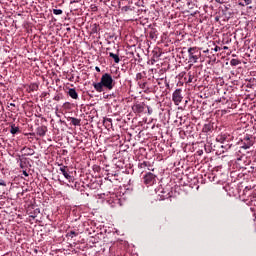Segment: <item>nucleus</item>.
<instances>
[{
	"mask_svg": "<svg viewBox=\"0 0 256 256\" xmlns=\"http://www.w3.org/2000/svg\"><path fill=\"white\" fill-rule=\"evenodd\" d=\"M118 7H121V2H118Z\"/></svg>",
	"mask_w": 256,
	"mask_h": 256,
	"instance_id": "nucleus-31",
	"label": "nucleus"
},
{
	"mask_svg": "<svg viewBox=\"0 0 256 256\" xmlns=\"http://www.w3.org/2000/svg\"><path fill=\"white\" fill-rule=\"evenodd\" d=\"M109 59L110 61H114V63H119L121 61V59L119 58V55L113 52L109 53Z\"/></svg>",
	"mask_w": 256,
	"mask_h": 256,
	"instance_id": "nucleus-7",
	"label": "nucleus"
},
{
	"mask_svg": "<svg viewBox=\"0 0 256 256\" xmlns=\"http://www.w3.org/2000/svg\"><path fill=\"white\" fill-rule=\"evenodd\" d=\"M187 83H193V76L189 75Z\"/></svg>",
	"mask_w": 256,
	"mask_h": 256,
	"instance_id": "nucleus-21",
	"label": "nucleus"
},
{
	"mask_svg": "<svg viewBox=\"0 0 256 256\" xmlns=\"http://www.w3.org/2000/svg\"><path fill=\"white\" fill-rule=\"evenodd\" d=\"M36 133L37 135H39V137H45L47 133V128L45 126H40L36 129Z\"/></svg>",
	"mask_w": 256,
	"mask_h": 256,
	"instance_id": "nucleus-5",
	"label": "nucleus"
},
{
	"mask_svg": "<svg viewBox=\"0 0 256 256\" xmlns=\"http://www.w3.org/2000/svg\"><path fill=\"white\" fill-rule=\"evenodd\" d=\"M60 171L62 175H64L65 179H71V175L67 172V166L60 167Z\"/></svg>",
	"mask_w": 256,
	"mask_h": 256,
	"instance_id": "nucleus-8",
	"label": "nucleus"
},
{
	"mask_svg": "<svg viewBox=\"0 0 256 256\" xmlns=\"http://www.w3.org/2000/svg\"><path fill=\"white\" fill-rule=\"evenodd\" d=\"M5 185H7L5 182H0V186L5 187Z\"/></svg>",
	"mask_w": 256,
	"mask_h": 256,
	"instance_id": "nucleus-25",
	"label": "nucleus"
},
{
	"mask_svg": "<svg viewBox=\"0 0 256 256\" xmlns=\"http://www.w3.org/2000/svg\"><path fill=\"white\" fill-rule=\"evenodd\" d=\"M95 69H96V71H98V72H99V71H101V69H99V67H98V66H96V68H95Z\"/></svg>",
	"mask_w": 256,
	"mask_h": 256,
	"instance_id": "nucleus-28",
	"label": "nucleus"
},
{
	"mask_svg": "<svg viewBox=\"0 0 256 256\" xmlns=\"http://www.w3.org/2000/svg\"><path fill=\"white\" fill-rule=\"evenodd\" d=\"M244 3H245V5H251V3H253V1L252 0H244Z\"/></svg>",
	"mask_w": 256,
	"mask_h": 256,
	"instance_id": "nucleus-20",
	"label": "nucleus"
},
{
	"mask_svg": "<svg viewBox=\"0 0 256 256\" xmlns=\"http://www.w3.org/2000/svg\"><path fill=\"white\" fill-rule=\"evenodd\" d=\"M10 133L12 135H16V133H19V127L15 126V125H12L11 126V130H10Z\"/></svg>",
	"mask_w": 256,
	"mask_h": 256,
	"instance_id": "nucleus-11",
	"label": "nucleus"
},
{
	"mask_svg": "<svg viewBox=\"0 0 256 256\" xmlns=\"http://www.w3.org/2000/svg\"><path fill=\"white\" fill-rule=\"evenodd\" d=\"M214 51L217 53V51H221V47H219V46H216L215 48H214Z\"/></svg>",
	"mask_w": 256,
	"mask_h": 256,
	"instance_id": "nucleus-22",
	"label": "nucleus"
},
{
	"mask_svg": "<svg viewBox=\"0 0 256 256\" xmlns=\"http://www.w3.org/2000/svg\"><path fill=\"white\" fill-rule=\"evenodd\" d=\"M37 89H39V85H37V83H32L29 85L28 87V91H37Z\"/></svg>",
	"mask_w": 256,
	"mask_h": 256,
	"instance_id": "nucleus-10",
	"label": "nucleus"
},
{
	"mask_svg": "<svg viewBox=\"0 0 256 256\" xmlns=\"http://www.w3.org/2000/svg\"><path fill=\"white\" fill-rule=\"evenodd\" d=\"M148 163L147 162H142L139 164L140 169H145L147 167Z\"/></svg>",
	"mask_w": 256,
	"mask_h": 256,
	"instance_id": "nucleus-18",
	"label": "nucleus"
},
{
	"mask_svg": "<svg viewBox=\"0 0 256 256\" xmlns=\"http://www.w3.org/2000/svg\"><path fill=\"white\" fill-rule=\"evenodd\" d=\"M216 3H219L220 5H223V2H221V0H215Z\"/></svg>",
	"mask_w": 256,
	"mask_h": 256,
	"instance_id": "nucleus-24",
	"label": "nucleus"
},
{
	"mask_svg": "<svg viewBox=\"0 0 256 256\" xmlns=\"http://www.w3.org/2000/svg\"><path fill=\"white\" fill-rule=\"evenodd\" d=\"M142 87H145V83H143Z\"/></svg>",
	"mask_w": 256,
	"mask_h": 256,
	"instance_id": "nucleus-34",
	"label": "nucleus"
},
{
	"mask_svg": "<svg viewBox=\"0 0 256 256\" xmlns=\"http://www.w3.org/2000/svg\"><path fill=\"white\" fill-rule=\"evenodd\" d=\"M70 120H71L72 125H74V127L81 126V119L71 117Z\"/></svg>",
	"mask_w": 256,
	"mask_h": 256,
	"instance_id": "nucleus-9",
	"label": "nucleus"
},
{
	"mask_svg": "<svg viewBox=\"0 0 256 256\" xmlns=\"http://www.w3.org/2000/svg\"><path fill=\"white\" fill-rule=\"evenodd\" d=\"M0 183H5V181H3V180H0Z\"/></svg>",
	"mask_w": 256,
	"mask_h": 256,
	"instance_id": "nucleus-32",
	"label": "nucleus"
},
{
	"mask_svg": "<svg viewBox=\"0 0 256 256\" xmlns=\"http://www.w3.org/2000/svg\"><path fill=\"white\" fill-rule=\"evenodd\" d=\"M239 5H241V7H245V4H243V3H241V2L239 3Z\"/></svg>",
	"mask_w": 256,
	"mask_h": 256,
	"instance_id": "nucleus-30",
	"label": "nucleus"
},
{
	"mask_svg": "<svg viewBox=\"0 0 256 256\" xmlns=\"http://www.w3.org/2000/svg\"><path fill=\"white\" fill-rule=\"evenodd\" d=\"M28 151V155H33L35 153V151H33V149L31 148H27Z\"/></svg>",
	"mask_w": 256,
	"mask_h": 256,
	"instance_id": "nucleus-19",
	"label": "nucleus"
},
{
	"mask_svg": "<svg viewBox=\"0 0 256 256\" xmlns=\"http://www.w3.org/2000/svg\"><path fill=\"white\" fill-rule=\"evenodd\" d=\"M239 63H241V62L239 60H237V59H232L230 61V65H239Z\"/></svg>",
	"mask_w": 256,
	"mask_h": 256,
	"instance_id": "nucleus-17",
	"label": "nucleus"
},
{
	"mask_svg": "<svg viewBox=\"0 0 256 256\" xmlns=\"http://www.w3.org/2000/svg\"><path fill=\"white\" fill-rule=\"evenodd\" d=\"M73 3H77V1L71 0V1H70V5H73Z\"/></svg>",
	"mask_w": 256,
	"mask_h": 256,
	"instance_id": "nucleus-26",
	"label": "nucleus"
},
{
	"mask_svg": "<svg viewBox=\"0 0 256 256\" xmlns=\"http://www.w3.org/2000/svg\"><path fill=\"white\" fill-rule=\"evenodd\" d=\"M181 89H176L172 94V101H174L175 105H179L181 101H183V95H181Z\"/></svg>",
	"mask_w": 256,
	"mask_h": 256,
	"instance_id": "nucleus-3",
	"label": "nucleus"
},
{
	"mask_svg": "<svg viewBox=\"0 0 256 256\" xmlns=\"http://www.w3.org/2000/svg\"><path fill=\"white\" fill-rule=\"evenodd\" d=\"M23 176L24 177H29V173H27L25 170H23Z\"/></svg>",
	"mask_w": 256,
	"mask_h": 256,
	"instance_id": "nucleus-23",
	"label": "nucleus"
},
{
	"mask_svg": "<svg viewBox=\"0 0 256 256\" xmlns=\"http://www.w3.org/2000/svg\"><path fill=\"white\" fill-rule=\"evenodd\" d=\"M153 58H152V61H157V59H159L161 57V53L160 52H157V51H153Z\"/></svg>",
	"mask_w": 256,
	"mask_h": 256,
	"instance_id": "nucleus-12",
	"label": "nucleus"
},
{
	"mask_svg": "<svg viewBox=\"0 0 256 256\" xmlns=\"http://www.w3.org/2000/svg\"><path fill=\"white\" fill-rule=\"evenodd\" d=\"M122 13H127L128 11H133V9L131 8V6H123L121 8Z\"/></svg>",
	"mask_w": 256,
	"mask_h": 256,
	"instance_id": "nucleus-13",
	"label": "nucleus"
},
{
	"mask_svg": "<svg viewBox=\"0 0 256 256\" xmlns=\"http://www.w3.org/2000/svg\"><path fill=\"white\" fill-rule=\"evenodd\" d=\"M203 131L204 133H209V131H211V125L210 124L204 125Z\"/></svg>",
	"mask_w": 256,
	"mask_h": 256,
	"instance_id": "nucleus-14",
	"label": "nucleus"
},
{
	"mask_svg": "<svg viewBox=\"0 0 256 256\" xmlns=\"http://www.w3.org/2000/svg\"><path fill=\"white\" fill-rule=\"evenodd\" d=\"M67 31H71V28H67Z\"/></svg>",
	"mask_w": 256,
	"mask_h": 256,
	"instance_id": "nucleus-33",
	"label": "nucleus"
},
{
	"mask_svg": "<svg viewBox=\"0 0 256 256\" xmlns=\"http://www.w3.org/2000/svg\"><path fill=\"white\" fill-rule=\"evenodd\" d=\"M114 86L115 82L113 81V77L108 73L102 75L100 82L93 84V87L97 93H103V87L111 91Z\"/></svg>",
	"mask_w": 256,
	"mask_h": 256,
	"instance_id": "nucleus-1",
	"label": "nucleus"
},
{
	"mask_svg": "<svg viewBox=\"0 0 256 256\" xmlns=\"http://www.w3.org/2000/svg\"><path fill=\"white\" fill-rule=\"evenodd\" d=\"M54 15H63V10L61 9H53Z\"/></svg>",
	"mask_w": 256,
	"mask_h": 256,
	"instance_id": "nucleus-16",
	"label": "nucleus"
},
{
	"mask_svg": "<svg viewBox=\"0 0 256 256\" xmlns=\"http://www.w3.org/2000/svg\"><path fill=\"white\" fill-rule=\"evenodd\" d=\"M227 49H229V47H227V46H224V47H223V50H224V51H227Z\"/></svg>",
	"mask_w": 256,
	"mask_h": 256,
	"instance_id": "nucleus-27",
	"label": "nucleus"
},
{
	"mask_svg": "<svg viewBox=\"0 0 256 256\" xmlns=\"http://www.w3.org/2000/svg\"><path fill=\"white\" fill-rule=\"evenodd\" d=\"M67 237H71V239H73L74 237H77V232L70 231L67 233Z\"/></svg>",
	"mask_w": 256,
	"mask_h": 256,
	"instance_id": "nucleus-15",
	"label": "nucleus"
},
{
	"mask_svg": "<svg viewBox=\"0 0 256 256\" xmlns=\"http://www.w3.org/2000/svg\"><path fill=\"white\" fill-rule=\"evenodd\" d=\"M68 95L69 97H71V99H79V94H77V90H75L74 88H70L68 90Z\"/></svg>",
	"mask_w": 256,
	"mask_h": 256,
	"instance_id": "nucleus-6",
	"label": "nucleus"
},
{
	"mask_svg": "<svg viewBox=\"0 0 256 256\" xmlns=\"http://www.w3.org/2000/svg\"><path fill=\"white\" fill-rule=\"evenodd\" d=\"M106 121H108L109 123H111V118H107Z\"/></svg>",
	"mask_w": 256,
	"mask_h": 256,
	"instance_id": "nucleus-29",
	"label": "nucleus"
},
{
	"mask_svg": "<svg viewBox=\"0 0 256 256\" xmlns=\"http://www.w3.org/2000/svg\"><path fill=\"white\" fill-rule=\"evenodd\" d=\"M155 181H156V176L155 174L148 172L145 176H144V183L145 185H155Z\"/></svg>",
	"mask_w": 256,
	"mask_h": 256,
	"instance_id": "nucleus-4",
	"label": "nucleus"
},
{
	"mask_svg": "<svg viewBox=\"0 0 256 256\" xmlns=\"http://www.w3.org/2000/svg\"><path fill=\"white\" fill-rule=\"evenodd\" d=\"M189 62L196 63L197 59H199V51H197V47L188 49Z\"/></svg>",
	"mask_w": 256,
	"mask_h": 256,
	"instance_id": "nucleus-2",
	"label": "nucleus"
}]
</instances>
